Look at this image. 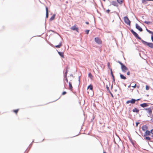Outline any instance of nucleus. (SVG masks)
<instances>
[{"label": "nucleus", "mask_w": 153, "mask_h": 153, "mask_svg": "<svg viewBox=\"0 0 153 153\" xmlns=\"http://www.w3.org/2000/svg\"><path fill=\"white\" fill-rule=\"evenodd\" d=\"M130 30L131 32L136 39L141 40L142 42L144 45H146L151 48H153V43L147 42L142 39L139 36L138 34L132 29H131Z\"/></svg>", "instance_id": "1"}, {"label": "nucleus", "mask_w": 153, "mask_h": 153, "mask_svg": "<svg viewBox=\"0 0 153 153\" xmlns=\"http://www.w3.org/2000/svg\"><path fill=\"white\" fill-rule=\"evenodd\" d=\"M124 20L126 24L129 26L130 25L131 21L127 16H125L124 17Z\"/></svg>", "instance_id": "2"}, {"label": "nucleus", "mask_w": 153, "mask_h": 153, "mask_svg": "<svg viewBox=\"0 0 153 153\" xmlns=\"http://www.w3.org/2000/svg\"><path fill=\"white\" fill-rule=\"evenodd\" d=\"M143 110H146L150 116H151L152 115V116H153V115L152 114V109H151V108H144Z\"/></svg>", "instance_id": "3"}, {"label": "nucleus", "mask_w": 153, "mask_h": 153, "mask_svg": "<svg viewBox=\"0 0 153 153\" xmlns=\"http://www.w3.org/2000/svg\"><path fill=\"white\" fill-rule=\"evenodd\" d=\"M141 135L143 136H146L150 135L151 134L149 132V131L148 130H146L145 131V133L143 135L142 132H140Z\"/></svg>", "instance_id": "4"}, {"label": "nucleus", "mask_w": 153, "mask_h": 153, "mask_svg": "<svg viewBox=\"0 0 153 153\" xmlns=\"http://www.w3.org/2000/svg\"><path fill=\"white\" fill-rule=\"evenodd\" d=\"M94 41L96 43L99 45H100L102 44V42L101 41L100 39L98 37L95 38Z\"/></svg>", "instance_id": "5"}, {"label": "nucleus", "mask_w": 153, "mask_h": 153, "mask_svg": "<svg viewBox=\"0 0 153 153\" xmlns=\"http://www.w3.org/2000/svg\"><path fill=\"white\" fill-rule=\"evenodd\" d=\"M121 68L122 71L123 72H125L126 71L128 70V68L124 64L122 65L121 66Z\"/></svg>", "instance_id": "6"}, {"label": "nucleus", "mask_w": 153, "mask_h": 153, "mask_svg": "<svg viewBox=\"0 0 153 153\" xmlns=\"http://www.w3.org/2000/svg\"><path fill=\"white\" fill-rule=\"evenodd\" d=\"M130 103L131 104H134L135 103V99L132 98L131 100L127 101L126 103V104H128Z\"/></svg>", "instance_id": "7"}, {"label": "nucleus", "mask_w": 153, "mask_h": 153, "mask_svg": "<svg viewBox=\"0 0 153 153\" xmlns=\"http://www.w3.org/2000/svg\"><path fill=\"white\" fill-rule=\"evenodd\" d=\"M135 27L140 32H142L143 31V30L142 27H141L137 23L136 24H135Z\"/></svg>", "instance_id": "8"}, {"label": "nucleus", "mask_w": 153, "mask_h": 153, "mask_svg": "<svg viewBox=\"0 0 153 153\" xmlns=\"http://www.w3.org/2000/svg\"><path fill=\"white\" fill-rule=\"evenodd\" d=\"M71 29L72 30H75L77 32H78L79 29L78 28L76 27L75 25H74L71 28Z\"/></svg>", "instance_id": "9"}, {"label": "nucleus", "mask_w": 153, "mask_h": 153, "mask_svg": "<svg viewBox=\"0 0 153 153\" xmlns=\"http://www.w3.org/2000/svg\"><path fill=\"white\" fill-rule=\"evenodd\" d=\"M141 128L143 131H146L148 129V127L146 125H144Z\"/></svg>", "instance_id": "10"}, {"label": "nucleus", "mask_w": 153, "mask_h": 153, "mask_svg": "<svg viewBox=\"0 0 153 153\" xmlns=\"http://www.w3.org/2000/svg\"><path fill=\"white\" fill-rule=\"evenodd\" d=\"M149 105L147 103H144L142 104H141L140 105V106L143 107V108H145L148 106Z\"/></svg>", "instance_id": "11"}, {"label": "nucleus", "mask_w": 153, "mask_h": 153, "mask_svg": "<svg viewBox=\"0 0 153 153\" xmlns=\"http://www.w3.org/2000/svg\"><path fill=\"white\" fill-rule=\"evenodd\" d=\"M57 51L58 53L59 54V55L61 57L64 58V52H62L59 51L57 50Z\"/></svg>", "instance_id": "12"}, {"label": "nucleus", "mask_w": 153, "mask_h": 153, "mask_svg": "<svg viewBox=\"0 0 153 153\" xmlns=\"http://www.w3.org/2000/svg\"><path fill=\"white\" fill-rule=\"evenodd\" d=\"M111 4L114 6L117 7L118 6V4L117 2L115 1H113L111 2Z\"/></svg>", "instance_id": "13"}, {"label": "nucleus", "mask_w": 153, "mask_h": 153, "mask_svg": "<svg viewBox=\"0 0 153 153\" xmlns=\"http://www.w3.org/2000/svg\"><path fill=\"white\" fill-rule=\"evenodd\" d=\"M106 89H107V91H108L109 93L111 95L112 97L113 98L114 97V96H113V94L110 91V90H109V87L107 85H106Z\"/></svg>", "instance_id": "14"}, {"label": "nucleus", "mask_w": 153, "mask_h": 153, "mask_svg": "<svg viewBox=\"0 0 153 153\" xmlns=\"http://www.w3.org/2000/svg\"><path fill=\"white\" fill-rule=\"evenodd\" d=\"M120 77L121 79L124 80H125L126 79V77L123 74L120 73Z\"/></svg>", "instance_id": "15"}, {"label": "nucleus", "mask_w": 153, "mask_h": 153, "mask_svg": "<svg viewBox=\"0 0 153 153\" xmlns=\"http://www.w3.org/2000/svg\"><path fill=\"white\" fill-rule=\"evenodd\" d=\"M148 136H143L144 137H145L144 139L146 140H149L150 141L153 142V141L151 140V138Z\"/></svg>", "instance_id": "16"}, {"label": "nucleus", "mask_w": 153, "mask_h": 153, "mask_svg": "<svg viewBox=\"0 0 153 153\" xmlns=\"http://www.w3.org/2000/svg\"><path fill=\"white\" fill-rule=\"evenodd\" d=\"M68 67H67L66 68L65 72V74L64 75V77H67V74H68Z\"/></svg>", "instance_id": "17"}, {"label": "nucleus", "mask_w": 153, "mask_h": 153, "mask_svg": "<svg viewBox=\"0 0 153 153\" xmlns=\"http://www.w3.org/2000/svg\"><path fill=\"white\" fill-rule=\"evenodd\" d=\"M133 112H135L138 113L139 111V110L136 108H135L132 110Z\"/></svg>", "instance_id": "18"}, {"label": "nucleus", "mask_w": 153, "mask_h": 153, "mask_svg": "<svg viewBox=\"0 0 153 153\" xmlns=\"http://www.w3.org/2000/svg\"><path fill=\"white\" fill-rule=\"evenodd\" d=\"M153 1V0H142V3L144 4H147V1Z\"/></svg>", "instance_id": "19"}, {"label": "nucleus", "mask_w": 153, "mask_h": 153, "mask_svg": "<svg viewBox=\"0 0 153 153\" xmlns=\"http://www.w3.org/2000/svg\"><path fill=\"white\" fill-rule=\"evenodd\" d=\"M93 86L92 84H90L87 87V89H89L91 90H92L93 89Z\"/></svg>", "instance_id": "20"}, {"label": "nucleus", "mask_w": 153, "mask_h": 153, "mask_svg": "<svg viewBox=\"0 0 153 153\" xmlns=\"http://www.w3.org/2000/svg\"><path fill=\"white\" fill-rule=\"evenodd\" d=\"M129 140H130V141L131 142V143L134 146V147H135L134 143V142L133 141L132 139L131 138V137H129Z\"/></svg>", "instance_id": "21"}, {"label": "nucleus", "mask_w": 153, "mask_h": 153, "mask_svg": "<svg viewBox=\"0 0 153 153\" xmlns=\"http://www.w3.org/2000/svg\"><path fill=\"white\" fill-rule=\"evenodd\" d=\"M88 77L91 80L93 79V76L91 72H89L88 74Z\"/></svg>", "instance_id": "22"}, {"label": "nucleus", "mask_w": 153, "mask_h": 153, "mask_svg": "<svg viewBox=\"0 0 153 153\" xmlns=\"http://www.w3.org/2000/svg\"><path fill=\"white\" fill-rule=\"evenodd\" d=\"M68 84L69 88L70 90H72L73 89V87L71 83L70 82H69L68 83Z\"/></svg>", "instance_id": "23"}, {"label": "nucleus", "mask_w": 153, "mask_h": 153, "mask_svg": "<svg viewBox=\"0 0 153 153\" xmlns=\"http://www.w3.org/2000/svg\"><path fill=\"white\" fill-rule=\"evenodd\" d=\"M55 16V14H53L50 18V21H51L53 20L54 19Z\"/></svg>", "instance_id": "24"}, {"label": "nucleus", "mask_w": 153, "mask_h": 153, "mask_svg": "<svg viewBox=\"0 0 153 153\" xmlns=\"http://www.w3.org/2000/svg\"><path fill=\"white\" fill-rule=\"evenodd\" d=\"M146 30L147 32L149 33L150 34H151L152 35H153V32L150 30L148 29L147 28H146Z\"/></svg>", "instance_id": "25"}, {"label": "nucleus", "mask_w": 153, "mask_h": 153, "mask_svg": "<svg viewBox=\"0 0 153 153\" xmlns=\"http://www.w3.org/2000/svg\"><path fill=\"white\" fill-rule=\"evenodd\" d=\"M110 72H111V75L112 78H114L115 77L114 76V75L113 74V72H112V69L111 68H110Z\"/></svg>", "instance_id": "26"}, {"label": "nucleus", "mask_w": 153, "mask_h": 153, "mask_svg": "<svg viewBox=\"0 0 153 153\" xmlns=\"http://www.w3.org/2000/svg\"><path fill=\"white\" fill-rule=\"evenodd\" d=\"M123 0H117V1L118 3L120 4H122L123 2Z\"/></svg>", "instance_id": "27"}, {"label": "nucleus", "mask_w": 153, "mask_h": 153, "mask_svg": "<svg viewBox=\"0 0 153 153\" xmlns=\"http://www.w3.org/2000/svg\"><path fill=\"white\" fill-rule=\"evenodd\" d=\"M144 22L145 23V24H146L147 25H149L151 23V22H150V21H145Z\"/></svg>", "instance_id": "28"}, {"label": "nucleus", "mask_w": 153, "mask_h": 153, "mask_svg": "<svg viewBox=\"0 0 153 153\" xmlns=\"http://www.w3.org/2000/svg\"><path fill=\"white\" fill-rule=\"evenodd\" d=\"M150 88V86L148 85H146V90H148Z\"/></svg>", "instance_id": "29"}, {"label": "nucleus", "mask_w": 153, "mask_h": 153, "mask_svg": "<svg viewBox=\"0 0 153 153\" xmlns=\"http://www.w3.org/2000/svg\"><path fill=\"white\" fill-rule=\"evenodd\" d=\"M19 110V109H16V110H13V111L16 114H17L18 113Z\"/></svg>", "instance_id": "30"}, {"label": "nucleus", "mask_w": 153, "mask_h": 153, "mask_svg": "<svg viewBox=\"0 0 153 153\" xmlns=\"http://www.w3.org/2000/svg\"><path fill=\"white\" fill-rule=\"evenodd\" d=\"M48 15H49L48 13L47 12V13H46L45 18L46 19H47L48 18Z\"/></svg>", "instance_id": "31"}, {"label": "nucleus", "mask_w": 153, "mask_h": 153, "mask_svg": "<svg viewBox=\"0 0 153 153\" xmlns=\"http://www.w3.org/2000/svg\"><path fill=\"white\" fill-rule=\"evenodd\" d=\"M90 30H86L85 31L86 33V34H88L89 33Z\"/></svg>", "instance_id": "32"}, {"label": "nucleus", "mask_w": 153, "mask_h": 153, "mask_svg": "<svg viewBox=\"0 0 153 153\" xmlns=\"http://www.w3.org/2000/svg\"><path fill=\"white\" fill-rule=\"evenodd\" d=\"M117 62L120 64V65H121V66H122V65H123L124 64L122 62H121L120 61H118Z\"/></svg>", "instance_id": "33"}, {"label": "nucleus", "mask_w": 153, "mask_h": 153, "mask_svg": "<svg viewBox=\"0 0 153 153\" xmlns=\"http://www.w3.org/2000/svg\"><path fill=\"white\" fill-rule=\"evenodd\" d=\"M67 93V92L66 91H64L62 92V95H64L65 94H66Z\"/></svg>", "instance_id": "34"}, {"label": "nucleus", "mask_w": 153, "mask_h": 153, "mask_svg": "<svg viewBox=\"0 0 153 153\" xmlns=\"http://www.w3.org/2000/svg\"><path fill=\"white\" fill-rule=\"evenodd\" d=\"M55 47L57 48H59L61 47L59 45H56Z\"/></svg>", "instance_id": "35"}, {"label": "nucleus", "mask_w": 153, "mask_h": 153, "mask_svg": "<svg viewBox=\"0 0 153 153\" xmlns=\"http://www.w3.org/2000/svg\"><path fill=\"white\" fill-rule=\"evenodd\" d=\"M140 123V122H136V126L137 127L138 125Z\"/></svg>", "instance_id": "36"}, {"label": "nucleus", "mask_w": 153, "mask_h": 153, "mask_svg": "<svg viewBox=\"0 0 153 153\" xmlns=\"http://www.w3.org/2000/svg\"><path fill=\"white\" fill-rule=\"evenodd\" d=\"M64 80H65L66 81L67 83L68 82V81L67 77H64Z\"/></svg>", "instance_id": "37"}, {"label": "nucleus", "mask_w": 153, "mask_h": 153, "mask_svg": "<svg viewBox=\"0 0 153 153\" xmlns=\"http://www.w3.org/2000/svg\"><path fill=\"white\" fill-rule=\"evenodd\" d=\"M110 11V10L109 9H108L106 10V12L108 13H109Z\"/></svg>", "instance_id": "38"}, {"label": "nucleus", "mask_w": 153, "mask_h": 153, "mask_svg": "<svg viewBox=\"0 0 153 153\" xmlns=\"http://www.w3.org/2000/svg\"><path fill=\"white\" fill-rule=\"evenodd\" d=\"M151 39L152 42H153V35H151Z\"/></svg>", "instance_id": "39"}, {"label": "nucleus", "mask_w": 153, "mask_h": 153, "mask_svg": "<svg viewBox=\"0 0 153 153\" xmlns=\"http://www.w3.org/2000/svg\"><path fill=\"white\" fill-rule=\"evenodd\" d=\"M80 76H79V78H78V81L79 82V85L80 83Z\"/></svg>", "instance_id": "40"}, {"label": "nucleus", "mask_w": 153, "mask_h": 153, "mask_svg": "<svg viewBox=\"0 0 153 153\" xmlns=\"http://www.w3.org/2000/svg\"><path fill=\"white\" fill-rule=\"evenodd\" d=\"M153 131V129H152L150 131H149V132H150V133L152 134Z\"/></svg>", "instance_id": "41"}, {"label": "nucleus", "mask_w": 153, "mask_h": 153, "mask_svg": "<svg viewBox=\"0 0 153 153\" xmlns=\"http://www.w3.org/2000/svg\"><path fill=\"white\" fill-rule=\"evenodd\" d=\"M107 65H108V68H109V69H110V68H110V63H109V62H108V63Z\"/></svg>", "instance_id": "42"}, {"label": "nucleus", "mask_w": 153, "mask_h": 153, "mask_svg": "<svg viewBox=\"0 0 153 153\" xmlns=\"http://www.w3.org/2000/svg\"><path fill=\"white\" fill-rule=\"evenodd\" d=\"M46 13H47V12H48V8L47 7H46Z\"/></svg>", "instance_id": "43"}, {"label": "nucleus", "mask_w": 153, "mask_h": 153, "mask_svg": "<svg viewBox=\"0 0 153 153\" xmlns=\"http://www.w3.org/2000/svg\"><path fill=\"white\" fill-rule=\"evenodd\" d=\"M62 42L61 41L59 44V46L61 47V46H62Z\"/></svg>", "instance_id": "44"}, {"label": "nucleus", "mask_w": 153, "mask_h": 153, "mask_svg": "<svg viewBox=\"0 0 153 153\" xmlns=\"http://www.w3.org/2000/svg\"><path fill=\"white\" fill-rule=\"evenodd\" d=\"M127 74L128 75H129L130 74V72L129 71L127 72Z\"/></svg>", "instance_id": "45"}, {"label": "nucleus", "mask_w": 153, "mask_h": 153, "mask_svg": "<svg viewBox=\"0 0 153 153\" xmlns=\"http://www.w3.org/2000/svg\"><path fill=\"white\" fill-rule=\"evenodd\" d=\"M93 117L91 119V122H92L93 120L94 119V117L93 116Z\"/></svg>", "instance_id": "46"}, {"label": "nucleus", "mask_w": 153, "mask_h": 153, "mask_svg": "<svg viewBox=\"0 0 153 153\" xmlns=\"http://www.w3.org/2000/svg\"><path fill=\"white\" fill-rule=\"evenodd\" d=\"M140 100V99H137V100L136 99H135V102L137 101H138L139 100Z\"/></svg>", "instance_id": "47"}, {"label": "nucleus", "mask_w": 153, "mask_h": 153, "mask_svg": "<svg viewBox=\"0 0 153 153\" xmlns=\"http://www.w3.org/2000/svg\"><path fill=\"white\" fill-rule=\"evenodd\" d=\"M112 78V79H113V81H112V82H115V77L114 78Z\"/></svg>", "instance_id": "48"}, {"label": "nucleus", "mask_w": 153, "mask_h": 153, "mask_svg": "<svg viewBox=\"0 0 153 153\" xmlns=\"http://www.w3.org/2000/svg\"><path fill=\"white\" fill-rule=\"evenodd\" d=\"M136 84H135L134 85L132 86V87L133 88H135L136 87Z\"/></svg>", "instance_id": "49"}, {"label": "nucleus", "mask_w": 153, "mask_h": 153, "mask_svg": "<svg viewBox=\"0 0 153 153\" xmlns=\"http://www.w3.org/2000/svg\"><path fill=\"white\" fill-rule=\"evenodd\" d=\"M148 145H149V146H150V147L151 148H152L153 147H152L151 145H150L149 144V143L148 142Z\"/></svg>", "instance_id": "50"}, {"label": "nucleus", "mask_w": 153, "mask_h": 153, "mask_svg": "<svg viewBox=\"0 0 153 153\" xmlns=\"http://www.w3.org/2000/svg\"><path fill=\"white\" fill-rule=\"evenodd\" d=\"M85 23L87 24V25H88L89 24V23L88 22H85Z\"/></svg>", "instance_id": "51"}, {"label": "nucleus", "mask_w": 153, "mask_h": 153, "mask_svg": "<svg viewBox=\"0 0 153 153\" xmlns=\"http://www.w3.org/2000/svg\"><path fill=\"white\" fill-rule=\"evenodd\" d=\"M150 108H151V109H152H152H153V106H151Z\"/></svg>", "instance_id": "52"}, {"label": "nucleus", "mask_w": 153, "mask_h": 153, "mask_svg": "<svg viewBox=\"0 0 153 153\" xmlns=\"http://www.w3.org/2000/svg\"><path fill=\"white\" fill-rule=\"evenodd\" d=\"M32 143H31L29 145V146H30V147L32 146Z\"/></svg>", "instance_id": "53"}, {"label": "nucleus", "mask_w": 153, "mask_h": 153, "mask_svg": "<svg viewBox=\"0 0 153 153\" xmlns=\"http://www.w3.org/2000/svg\"><path fill=\"white\" fill-rule=\"evenodd\" d=\"M113 84H112L111 85V89H112V88H113Z\"/></svg>", "instance_id": "54"}, {"label": "nucleus", "mask_w": 153, "mask_h": 153, "mask_svg": "<svg viewBox=\"0 0 153 153\" xmlns=\"http://www.w3.org/2000/svg\"><path fill=\"white\" fill-rule=\"evenodd\" d=\"M135 132H136V133L139 136H141L136 131H135Z\"/></svg>", "instance_id": "55"}, {"label": "nucleus", "mask_w": 153, "mask_h": 153, "mask_svg": "<svg viewBox=\"0 0 153 153\" xmlns=\"http://www.w3.org/2000/svg\"><path fill=\"white\" fill-rule=\"evenodd\" d=\"M64 88H65V82H64Z\"/></svg>", "instance_id": "56"}, {"label": "nucleus", "mask_w": 153, "mask_h": 153, "mask_svg": "<svg viewBox=\"0 0 153 153\" xmlns=\"http://www.w3.org/2000/svg\"><path fill=\"white\" fill-rule=\"evenodd\" d=\"M123 84L124 85H125V86H126V84H125L123 83Z\"/></svg>", "instance_id": "57"}, {"label": "nucleus", "mask_w": 153, "mask_h": 153, "mask_svg": "<svg viewBox=\"0 0 153 153\" xmlns=\"http://www.w3.org/2000/svg\"><path fill=\"white\" fill-rule=\"evenodd\" d=\"M70 76H73V74H71V75Z\"/></svg>", "instance_id": "58"}, {"label": "nucleus", "mask_w": 153, "mask_h": 153, "mask_svg": "<svg viewBox=\"0 0 153 153\" xmlns=\"http://www.w3.org/2000/svg\"><path fill=\"white\" fill-rule=\"evenodd\" d=\"M131 86V85H129L128 86V88H130V87Z\"/></svg>", "instance_id": "59"}, {"label": "nucleus", "mask_w": 153, "mask_h": 153, "mask_svg": "<svg viewBox=\"0 0 153 153\" xmlns=\"http://www.w3.org/2000/svg\"><path fill=\"white\" fill-rule=\"evenodd\" d=\"M34 142V140H33V141L32 142V143H33Z\"/></svg>", "instance_id": "60"}, {"label": "nucleus", "mask_w": 153, "mask_h": 153, "mask_svg": "<svg viewBox=\"0 0 153 153\" xmlns=\"http://www.w3.org/2000/svg\"><path fill=\"white\" fill-rule=\"evenodd\" d=\"M151 137H153V135H152L151 136Z\"/></svg>", "instance_id": "61"}, {"label": "nucleus", "mask_w": 153, "mask_h": 153, "mask_svg": "<svg viewBox=\"0 0 153 153\" xmlns=\"http://www.w3.org/2000/svg\"><path fill=\"white\" fill-rule=\"evenodd\" d=\"M30 148H29V150H28V151L27 152V153L28 152V151H29V150H30Z\"/></svg>", "instance_id": "62"}, {"label": "nucleus", "mask_w": 153, "mask_h": 153, "mask_svg": "<svg viewBox=\"0 0 153 153\" xmlns=\"http://www.w3.org/2000/svg\"><path fill=\"white\" fill-rule=\"evenodd\" d=\"M103 153H106V152H105L104 151V152H103Z\"/></svg>", "instance_id": "63"}, {"label": "nucleus", "mask_w": 153, "mask_h": 153, "mask_svg": "<svg viewBox=\"0 0 153 153\" xmlns=\"http://www.w3.org/2000/svg\"><path fill=\"white\" fill-rule=\"evenodd\" d=\"M66 3H68V1H66Z\"/></svg>", "instance_id": "64"}]
</instances>
